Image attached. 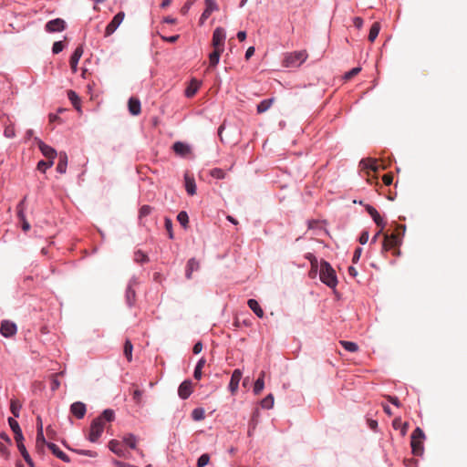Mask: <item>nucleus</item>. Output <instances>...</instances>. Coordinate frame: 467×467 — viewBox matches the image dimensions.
<instances>
[{
  "instance_id": "nucleus-3",
  "label": "nucleus",
  "mask_w": 467,
  "mask_h": 467,
  "mask_svg": "<svg viewBox=\"0 0 467 467\" xmlns=\"http://www.w3.org/2000/svg\"><path fill=\"white\" fill-rule=\"evenodd\" d=\"M424 431L420 427H416L410 437V446L414 455L420 456L424 451L423 448Z\"/></svg>"
},
{
  "instance_id": "nucleus-35",
  "label": "nucleus",
  "mask_w": 467,
  "mask_h": 467,
  "mask_svg": "<svg viewBox=\"0 0 467 467\" xmlns=\"http://www.w3.org/2000/svg\"><path fill=\"white\" fill-rule=\"evenodd\" d=\"M123 441L131 449H136L137 438L133 434L124 436Z\"/></svg>"
},
{
  "instance_id": "nucleus-62",
  "label": "nucleus",
  "mask_w": 467,
  "mask_h": 467,
  "mask_svg": "<svg viewBox=\"0 0 467 467\" xmlns=\"http://www.w3.org/2000/svg\"><path fill=\"white\" fill-rule=\"evenodd\" d=\"M353 25L357 28L360 29L363 26V19L360 17H355L353 18Z\"/></svg>"
},
{
  "instance_id": "nucleus-41",
  "label": "nucleus",
  "mask_w": 467,
  "mask_h": 467,
  "mask_svg": "<svg viewBox=\"0 0 467 467\" xmlns=\"http://www.w3.org/2000/svg\"><path fill=\"white\" fill-rule=\"evenodd\" d=\"M177 220L183 227H186L189 223V216L186 212L182 211L178 213Z\"/></svg>"
},
{
  "instance_id": "nucleus-19",
  "label": "nucleus",
  "mask_w": 467,
  "mask_h": 467,
  "mask_svg": "<svg viewBox=\"0 0 467 467\" xmlns=\"http://www.w3.org/2000/svg\"><path fill=\"white\" fill-rule=\"evenodd\" d=\"M366 209L368 212V213L371 215V217L373 218L374 222L376 223V225L379 227L384 228V226H385L384 219L380 216V214L377 211V209L370 205H367Z\"/></svg>"
},
{
  "instance_id": "nucleus-47",
  "label": "nucleus",
  "mask_w": 467,
  "mask_h": 467,
  "mask_svg": "<svg viewBox=\"0 0 467 467\" xmlns=\"http://www.w3.org/2000/svg\"><path fill=\"white\" fill-rule=\"evenodd\" d=\"M164 226L168 233L169 238H173V233H172V222L170 218H165L164 220Z\"/></svg>"
},
{
  "instance_id": "nucleus-4",
  "label": "nucleus",
  "mask_w": 467,
  "mask_h": 467,
  "mask_svg": "<svg viewBox=\"0 0 467 467\" xmlns=\"http://www.w3.org/2000/svg\"><path fill=\"white\" fill-rule=\"evenodd\" d=\"M307 54L306 51H296L286 54L283 65L287 67H299L306 61Z\"/></svg>"
},
{
  "instance_id": "nucleus-23",
  "label": "nucleus",
  "mask_w": 467,
  "mask_h": 467,
  "mask_svg": "<svg viewBox=\"0 0 467 467\" xmlns=\"http://www.w3.org/2000/svg\"><path fill=\"white\" fill-rule=\"evenodd\" d=\"M129 110L132 115L140 113V102L138 99L130 98L128 103Z\"/></svg>"
},
{
  "instance_id": "nucleus-15",
  "label": "nucleus",
  "mask_w": 467,
  "mask_h": 467,
  "mask_svg": "<svg viewBox=\"0 0 467 467\" xmlns=\"http://www.w3.org/2000/svg\"><path fill=\"white\" fill-rule=\"evenodd\" d=\"M192 382L190 380L183 381L178 389V394L180 398L183 400L187 399L192 394Z\"/></svg>"
},
{
  "instance_id": "nucleus-54",
  "label": "nucleus",
  "mask_w": 467,
  "mask_h": 467,
  "mask_svg": "<svg viewBox=\"0 0 467 467\" xmlns=\"http://www.w3.org/2000/svg\"><path fill=\"white\" fill-rule=\"evenodd\" d=\"M14 434H15V440H16V444H17V448L19 449L21 444H24L23 443L24 436H23L22 431H20L18 432H16Z\"/></svg>"
},
{
  "instance_id": "nucleus-1",
  "label": "nucleus",
  "mask_w": 467,
  "mask_h": 467,
  "mask_svg": "<svg viewBox=\"0 0 467 467\" xmlns=\"http://www.w3.org/2000/svg\"><path fill=\"white\" fill-rule=\"evenodd\" d=\"M225 38V30L223 27H216L213 31L212 39L213 51L209 56L211 67H215L218 64L220 56L224 50Z\"/></svg>"
},
{
  "instance_id": "nucleus-50",
  "label": "nucleus",
  "mask_w": 467,
  "mask_h": 467,
  "mask_svg": "<svg viewBox=\"0 0 467 467\" xmlns=\"http://www.w3.org/2000/svg\"><path fill=\"white\" fill-rule=\"evenodd\" d=\"M134 256H135V261H137L139 263H144L149 260L147 254H145L141 251L136 252Z\"/></svg>"
},
{
  "instance_id": "nucleus-5",
  "label": "nucleus",
  "mask_w": 467,
  "mask_h": 467,
  "mask_svg": "<svg viewBox=\"0 0 467 467\" xmlns=\"http://www.w3.org/2000/svg\"><path fill=\"white\" fill-rule=\"evenodd\" d=\"M400 244V236L399 233H393L391 234H384L383 238V251H390L393 250V254H399V250H397L398 246Z\"/></svg>"
},
{
  "instance_id": "nucleus-27",
  "label": "nucleus",
  "mask_w": 467,
  "mask_h": 467,
  "mask_svg": "<svg viewBox=\"0 0 467 467\" xmlns=\"http://www.w3.org/2000/svg\"><path fill=\"white\" fill-rule=\"evenodd\" d=\"M380 24L379 22H374L369 29V34H368V40L373 43V41L376 40L377 36H379V30H380Z\"/></svg>"
},
{
  "instance_id": "nucleus-60",
  "label": "nucleus",
  "mask_w": 467,
  "mask_h": 467,
  "mask_svg": "<svg viewBox=\"0 0 467 467\" xmlns=\"http://www.w3.org/2000/svg\"><path fill=\"white\" fill-rule=\"evenodd\" d=\"M180 36L179 35H175V36H161V38L166 41V42H170V43H175L178 39H179Z\"/></svg>"
},
{
  "instance_id": "nucleus-11",
  "label": "nucleus",
  "mask_w": 467,
  "mask_h": 467,
  "mask_svg": "<svg viewBox=\"0 0 467 467\" xmlns=\"http://www.w3.org/2000/svg\"><path fill=\"white\" fill-rule=\"evenodd\" d=\"M84 52L83 47L78 46L70 57L69 64L73 73L77 72L78 64Z\"/></svg>"
},
{
  "instance_id": "nucleus-25",
  "label": "nucleus",
  "mask_w": 467,
  "mask_h": 467,
  "mask_svg": "<svg viewBox=\"0 0 467 467\" xmlns=\"http://www.w3.org/2000/svg\"><path fill=\"white\" fill-rule=\"evenodd\" d=\"M67 156L65 152L59 153V161L57 165V171L59 173H65L67 171Z\"/></svg>"
},
{
  "instance_id": "nucleus-34",
  "label": "nucleus",
  "mask_w": 467,
  "mask_h": 467,
  "mask_svg": "<svg viewBox=\"0 0 467 467\" xmlns=\"http://www.w3.org/2000/svg\"><path fill=\"white\" fill-rule=\"evenodd\" d=\"M264 375H265V372L262 371L261 376L255 381L254 390L256 395L260 394L262 392V390L264 389Z\"/></svg>"
},
{
  "instance_id": "nucleus-7",
  "label": "nucleus",
  "mask_w": 467,
  "mask_h": 467,
  "mask_svg": "<svg viewBox=\"0 0 467 467\" xmlns=\"http://www.w3.org/2000/svg\"><path fill=\"white\" fill-rule=\"evenodd\" d=\"M124 17L125 13L122 11L119 12L110 21V23L106 26L105 36H109L110 35H112L118 28V26L122 23Z\"/></svg>"
},
{
  "instance_id": "nucleus-16",
  "label": "nucleus",
  "mask_w": 467,
  "mask_h": 467,
  "mask_svg": "<svg viewBox=\"0 0 467 467\" xmlns=\"http://www.w3.org/2000/svg\"><path fill=\"white\" fill-rule=\"evenodd\" d=\"M172 149L174 152L182 157H185L191 153V148L188 144L177 141L173 144Z\"/></svg>"
},
{
  "instance_id": "nucleus-20",
  "label": "nucleus",
  "mask_w": 467,
  "mask_h": 467,
  "mask_svg": "<svg viewBox=\"0 0 467 467\" xmlns=\"http://www.w3.org/2000/svg\"><path fill=\"white\" fill-rule=\"evenodd\" d=\"M47 446L52 451V453L54 455H56L58 459L62 460L65 462H69L70 460H69L68 456L65 452H63L58 448L57 445H56L55 443H52V442H48V443H47Z\"/></svg>"
},
{
  "instance_id": "nucleus-37",
  "label": "nucleus",
  "mask_w": 467,
  "mask_h": 467,
  "mask_svg": "<svg viewBox=\"0 0 467 467\" xmlns=\"http://www.w3.org/2000/svg\"><path fill=\"white\" fill-rule=\"evenodd\" d=\"M132 349L133 347L131 342L129 339H127L124 344V355L127 358L128 361H131L132 359Z\"/></svg>"
},
{
  "instance_id": "nucleus-53",
  "label": "nucleus",
  "mask_w": 467,
  "mask_h": 467,
  "mask_svg": "<svg viewBox=\"0 0 467 467\" xmlns=\"http://www.w3.org/2000/svg\"><path fill=\"white\" fill-rule=\"evenodd\" d=\"M77 453L80 455L89 456V457H96L97 452L93 451H86V450H73Z\"/></svg>"
},
{
  "instance_id": "nucleus-14",
  "label": "nucleus",
  "mask_w": 467,
  "mask_h": 467,
  "mask_svg": "<svg viewBox=\"0 0 467 467\" xmlns=\"http://www.w3.org/2000/svg\"><path fill=\"white\" fill-rule=\"evenodd\" d=\"M86 405L83 402L77 401L70 406V412L78 419H82L86 414Z\"/></svg>"
},
{
  "instance_id": "nucleus-51",
  "label": "nucleus",
  "mask_w": 467,
  "mask_h": 467,
  "mask_svg": "<svg viewBox=\"0 0 467 467\" xmlns=\"http://www.w3.org/2000/svg\"><path fill=\"white\" fill-rule=\"evenodd\" d=\"M65 46L62 41H57L53 44L52 51L54 54H58L64 49Z\"/></svg>"
},
{
  "instance_id": "nucleus-30",
  "label": "nucleus",
  "mask_w": 467,
  "mask_h": 467,
  "mask_svg": "<svg viewBox=\"0 0 467 467\" xmlns=\"http://www.w3.org/2000/svg\"><path fill=\"white\" fill-rule=\"evenodd\" d=\"M340 344L347 351L357 352L359 349L358 345L352 341L342 340L340 341Z\"/></svg>"
},
{
  "instance_id": "nucleus-2",
  "label": "nucleus",
  "mask_w": 467,
  "mask_h": 467,
  "mask_svg": "<svg viewBox=\"0 0 467 467\" xmlns=\"http://www.w3.org/2000/svg\"><path fill=\"white\" fill-rule=\"evenodd\" d=\"M319 279L328 287L335 288L337 285V273L327 261L320 263Z\"/></svg>"
},
{
  "instance_id": "nucleus-63",
  "label": "nucleus",
  "mask_w": 467,
  "mask_h": 467,
  "mask_svg": "<svg viewBox=\"0 0 467 467\" xmlns=\"http://www.w3.org/2000/svg\"><path fill=\"white\" fill-rule=\"evenodd\" d=\"M368 240V232H363L360 236H359V242L361 244H367Z\"/></svg>"
},
{
  "instance_id": "nucleus-26",
  "label": "nucleus",
  "mask_w": 467,
  "mask_h": 467,
  "mask_svg": "<svg viewBox=\"0 0 467 467\" xmlns=\"http://www.w3.org/2000/svg\"><path fill=\"white\" fill-rule=\"evenodd\" d=\"M392 426L395 430L400 429L401 435H405L407 433L408 422H402L400 417L393 420Z\"/></svg>"
},
{
  "instance_id": "nucleus-55",
  "label": "nucleus",
  "mask_w": 467,
  "mask_h": 467,
  "mask_svg": "<svg viewBox=\"0 0 467 467\" xmlns=\"http://www.w3.org/2000/svg\"><path fill=\"white\" fill-rule=\"evenodd\" d=\"M383 183L386 185H389L393 182V175L392 173H385L383 174Z\"/></svg>"
},
{
  "instance_id": "nucleus-40",
  "label": "nucleus",
  "mask_w": 467,
  "mask_h": 467,
  "mask_svg": "<svg viewBox=\"0 0 467 467\" xmlns=\"http://www.w3.org/2000/svg\"><path fill=\"white\" fill-rule=\"evenodd\" d=\"M53 164H54V161H52V160H48L47 161H40L37 163V170L42 172H45L47 171V169L52 167Z\"/></svg>"
},
{
  "instance_id": "nucleus-57",
  "label": "nucleus",
  "mask_w": 467,
  "mask_h": 467,
  "mask_svg": "<svg viewBox=\"0 0 467 467\" xmlns=\"http://www.w3.org/2000/svg\"><path fill=\"white\" fill-rule=\"evenodd\" d=\"M361 253H362V249L361 248H357L355 250L354 254H353V258H352V262L353 263H358L359 261Z\"/></svg>"
},
{
  "instance_id": "nucleus-59",
  "label": "nucleus",
  "mask_w": 467,
  "mask_h": 467,
  "mask_svg": "<svg viewBox=\"0 0 467 467\" xmlns=\"http://www.w3.org/2000/svg\"><path fill=\"white\" fill-rule=\"evenodd\" d=\"M387 399L389 400V401L390 403H392L393 405L397 406V407H400V401L399 400L398 397H395V396H387Z\"/></svg>"
},
{
  "instance_id": "nucleus-8",
  "label": "nucleus",
  "mask_w": 467,
  "mask_h": 467,
  "mask_svg": "<svg viewBox=\"0 0 467 467\" xmlns=\"http://www.w3.org/2000/svg\"><path fill=\"white\" fill-rule=\"evenodd\" d=\"M45 28L49 33L61 32L66 28V22L61 18H56L48 21Z\"/></svg>"
},
{
  "instance_id": "nucleus-28",
  "label": "nucleus",
  "mask_w": 467,
  "mask_h": 467,
  "mask_svg": "<svg viewBox=\"0 0 467 467\" xmlns=\"http://www.w3.org/2000/svg\"><path fill=\"white\" fill-rule=\"evenodd\" d=\"M143 393H144V391L138 388H136L132 392V400L135 402V404L139 407L143 406V400H142Z\"/></svg>"
},
{
  "instance_id": "nucleus-10",
  "label": "nucleus",
  "mask_w": 467,
  "mask_h": 467,
  "mask_svg": "<svg viewBox=\"0 0 467 467\" xmlns=\"http://www.w3.org/2000/svg\"><path fill=\"white\" fill-rule=\"evenodd\" d=\"M0 332L5 337H9L16 333V325L11 321L4 320L1 323Z\"/></svg>"
},
{
  "instance_id": "nucleus-58",
  "label": "nucleus",
  "mask_w": 467,
  "mask_h": 467,
  "mask_svg": "<svg viewBox=\"0 0 467 467\" xmlns=\"http://www.w3.org/2000/svg\"><path fill=\"white\" fill-rule=\"evenodd\" d=\"M5 135L7 138H13L15 136V130L11 126H7L5 129Z\"/></svg>"
},
{
  "instance_id": "nucleus-13",
  "label": "nucleus",
  "mask_w": 467,
  "mask_h": 467,
  "mask_svg": "<svg viewBox=\"0 0 467 467\" xmlns=\"http://www.w3.org/2000/svg\"><path fill=\"white\" fill-rule=\"evenodd\" d=\"M201 268V264L195 258H191L186 265L185 276L187 279H192V273L198 271Z\"/></svg>"
},
{
  "instance_id": "nucleus-21",
  "label": "nucleus",
  "mask_w": 467,
  "mask_h": 467,
  "mask_svg": "<svg viewBox=\"0 0 467 467\" xmlns=\"http://www.w3.org/2000/svg\"><path fill=\"white\" fill-rule=\"evenodd\" d=\"M184 180L186 192L190 195H194L196 193V184L193 177L186 173L184 176Z\"/></svg>"
},
{
  "instance_id": "nucleus-22",
  "label": "nucleus",
  "mask_w": 467,
  "mask_h": 467,
  "mask_svg": "<svg viewBox=\"0 0 467 467\" xmlns=\"http://www.w3.org/2000/svg\"><path fill=\"white\" fill-rule=\"evenodd\" d=\"M359 165L361 166V168L363 170H368V171H374V172H377V171L379 169V165L377 164V161L373 160V159L362 160L359 162Z\"/></svg>"
},
{
  "instance_id": "nucleus-52",
  "label": "nucleus",
  "mask_w": 467,
  "mask_h": 467,
  "mask_svg": "<svg viewBox=\"0 0 467 467\" xmlns=\"http://www.w3.org/2000/svg\"><path fill=\"white\" fill-rule=\"evenodd\" d=\"M193 5V0L187 1L184 5L181 8L182 15L185 16L189 12L190 8Z\"/></svg>"
},
{
  "instance_id": "nucleus-46",
  "label": "nucleus",
  "mask_w": 467,
  "mask_h": 467,
  "mask_svg": "<svg viewBox=\"0 0 467 467\" xmlns=\"http://www.w3.org/2000/svg\"><path fill=\"white\" fill-rule=\"evenodd\" d=\"M210 456L207 453L201 455L197 461L198 467H204L209 463Z\"/></svg>"
},
{
  "instance_id": "nucleus-61",
  "label": "nucleus",
  "mask_w": 467,
  "mask_h": 467,
  "mask_svg": "<svg viewBox=\"0 0 467 467\" xmlns=\"http://www.w3.org/2000/svg\"><path fill=\"white\" fill-rule=\"evenodd\" d=\"M0 453L6 458L9 456V451L7 447L2 442H0Z\"/></svg>"
},
{
  "instance_id": "nucleus-42",
  "label": "nucleus",
  "mask_w": 467,
  "mask_h": 467,
  "mask_svg": "<svg viewBox=\"0 0 467 467\" xmlns=\"http://www.w3.org/2000/svg\"><path fill=\"white\" fill-rule=\"evenodd\" d=\"M151 211H152V207H150V205H142L139 212L140 220L150 215Z\"/></svg>"
},
{
  "instance_id": "nucleus-17",
  "label": "nucleus",
  "mask_w": 467,
  "mask_h": 467,
  "mask_svg": "<svg viewBox=\"0 0 467 467\" xmlns=\"http://www.w3.org/2000/svg\"><path fill=\"white\" fill-rule=\"evenodd\" d=\"M201 87V82L195 78H192L188 84L184 94L187 98H192Z\"/></svg>"
},
{
  "instance_id": "nucleus-64",
  "label": "nucleus",
  "mask_w": 467,
  "mask_h": 467,
  "mask_svg": "<svg viewBox=\"0 0 467 467\" xmlns=\"http://www.w3.org/2000/svg\"><path fill=\"white\" fill-rule=\"evenodd\" d=\"M202 350V342H197L192 348V351L194 354H199Z\"/></svg>"
},
{
  "instance_id": "nucleus-43",
  "label": "nucleus",
  "mask_w": 467,
  "mask_h": 467,
  "mask_svg": "<svg viewBox=\"0 0 467 467\" xmlns=\"http://www.w3.org/2000/svg\"><path fill=\"white\" fill-rule=\"evenodd\" d=\"M47 442H46L44 433H43V428L38 427L37 428V433H36V445H47Z\"/></svg>"
},
{
  "instance_id": "nucleus-29",
  "label": "nucleus",
  "mask_w": 467,
  "mask_h": 467,
  "mask_svg": "<svg viewBox=\"0 0 467 467\" xmlns=\"http://www.w3.org/2000/svg\"><path fill=\"white\" fill-rule=\"evenodd\" d=\"M273 101H274L273 99H264L259 104H257V113H264L268 109H270Z\"/></svg>"
},
{
  "instance_id": "nucleus-33",
  "label": "nucleus",
  "mask_w": 467,
  "mask_h": 467,
  "mask_svg": "<svg viewBox=\"0 0 467 467\" xmlns=\"http://www.w3.org/2000/svg\"><path fill=\"white\" fill-rule=\"evenodd\" d=\"M205 417V411L202 408H196L192 412V418L193 420L200 421Z\"/></svg>"
},
{
  "instance_id": "nucleus-9",
  "label": "nucleus",
  "mask_w": 467,
  "mask_h": 467,
  "mask_svg": "<svg viewBox=\"0 0 467 467\" xmlns=\"http://www.w3.org/2000/svg\"><path fill=\"white\" fill-rule=\"evenodd\" d=\"M217 9V5L214 0H205V9L202 12L199 24L202 26L206 19L212 15V13Z\"/></svg>"
},
{
  "instance_id": "nucleus-48",
  "label": "nucleus",
  "mask_w": 467,
  "mask_h": 467,
  "mask_svg": "<svg viewBox=\"0 0 467 467\" xmlns=\"http://www.w3.org/2000/svg\"><path fill=\"white\" fill-rule=\"evenodd\" d=\"M360 67H352V69L344 75L346 80H350L352 78L359 73Z\"/></svg>"
},
{
  "instance_id": "nucleus-24",
  "label": "nucleus",
  "mask_w": 467,
  "mask_h": 467,
  "mask_svg": "<svg viewBox=\"0 0 467 467\" xmlns=\"http://www.w3.org/2000/svg\"><path fill=\"white\" fill-rule=\"evenodd\" d=\"M247 306L254 310L257 317H263L264 311L263 308L259 306L256 299L251 298L247 300Z\"/></svg>"
},
{
  "instance_id": "nucleus-38",
  "label": "nucleus",
  "mask_w": 467,
  "mask_h": 467,
  "mask_svg": "<svg viewBox=\"0 0 467 467\" xmlns=\"http://www.w3.org/2000/svg\"><path fill=\"white\" fill-rule=\"evenodd\" d=\"M98 418H102L104 424L105 421H112L114 420V411L112 410H105Z\"/></svg>"
},
{
  "instance_id": "nucleus-39",
  "label": "nucleus",
  "mask_w": 467,
  "mask_h": 467,
  "mask_svg": "<svg viewBox=\"0 0 467 467\" xmlns=\"http://www.w3.org/2000/svg\"><path fill=\"white\" fill-rule=\"evenodd\" d=\"M261 405L263 408L271 409L274 406V396L269 394L262 400Z\"/></svg>"
},
{
  "instance_id": "nucleus-44",
  "label": "nucleus",
  "mask_w": 467,
  "mask_h": 467,
  "mask_svg": "<svg viewBox=\"0 0 467 467\" xmlns=\"http://www.w3.org/2000/svg\"><path fill=\"white\" fill-rule=\"evenodd\" d=\"M306 258L310 261L311 268L317 271L318 268V261L317 257H315L313 254L308 253L306 254Z\"/></svg>"
},
{
  "instance_id": "nucleus-31",
  "label": "nucleus",
  "mask_w": 467,
  "mask_h": 467,
  "mask_svg": "<svg viewBox=\"0 0 467 467\" xmlns=\"http://www.w3.org/2000/svg\"><path fill=\"white\" fill-rule=\"evenodd\" d=\"M21 408H22V405L17 400H11L10 410L15 417H16V418L19 417V411H20Z\"/></svg>"
},
{
  "instance_id": "nucleus-18",
  "label": "nucleus",
  "mask_w": 467,
  "mask_h": 467,
  "mask_svg": "<svg viewBox=\"0 0 467 467\" xmlns=\"http://www.w3.org/2000/svg\"><path fill=\"white\" fill-rule=\"evenodd\" d=\"M109 449L119 457H125V450L123 449L120 441L117 440H111L108 444Z\"/></svg>"
},
{
  "instance_id": "nucleus-56",
  "label": "nucleus",
  "mask_w": 467,
  "mask_h": 467,
  "mask_svg": "<svg viewBox=\"0 0 467 467\" xmlns=\"http://www.w3.org/2000/svg\"><path fill=\"white\" fill-rule=\"evenodd\" d=\"M57 374L52 376L51 389L53 391L57 390L59 388V386H60V382L57 379Z\"/></svg>"
},
{
  "instance_id": "nucleus-49",
  "label": "nucleus",
  "mask_w": 467,
  "mask_h": 467,
  "mask_svg": "<svg viewBox=\"0 0 467 467\" xmlns=\"http://www.w3.org/2000/svg\"><path fill=\"white\" fill-rule=\"evenodd\" d=\"M8 423H9V426H10V428L13 431L14 433L18 432V431H21L18 422L14 418H9L8 419Z\"/></svg>"
},
{
  "instance_id": "nucleus-12",
  "label": "nucleus",
  "mask_w": 467,
  "mask_h": 467,
  "mask_svg": "<svg viewBox=\"0 0 467 467\" xmlns=\"http://www.w3.org/2000/svg\"><path fill=\"white\" fill-rule=\"evenodd\" d=\"M37 146H38L40 151L42 152V154L46 158H47L48 160L54 161V159L57 156V151H56L55 149H53L52 147L47 145L42 140H38Z\"/></svg>"
},
{
  "instance_id": "nucleus-6",
  "label": "nucleus",
  "mask_w": 467,
  "mask_h": 467,
  "mask_svg": "<svg viewBox=\"0 0 467 467\" xmlns=\"http://www.w3.org/2000/svg\"><path fill=\"white\" fill-rule=\"evenodd\" d=\"M104 423L102 418H96L90 425L88 439L91 442H97L104 431Z\"/></svg>"
},
{
  "instance_id": "nucleus-45",
  "label": "nucleus",
  "mask_w": 467,
  "mask_h": 467,
  "mask_svg": "<svg viewBox=\"0 0 467 467\" xmlns=\"http://www.w3.org/2000/svg\"><path fill=\"white\" fill-rule=\"evenodd\" d=\"M26 198H24L17 205V216L20 221L26 219V215L24 213V206H25Z\"/></svg>"
},
{
  "instance_id": "nucleus-32",
  "label": "nucleus",
  "mask_w": 467,
  "mask_h": 467,
  "mask_svg": "<svg viewBox=\"0 0 467 467\" xmlns=\"http://www.w3.org/2000/svg\"><path fill=\"white\" fill-rule=\"evenodd\" d=\"M18 451H20V453L22 454L24 460L26 462V463L30 466V467H35V464L29 455V453L27 452L26 449V446L24 444H21L20 448L18 449Z\"/></svg>"
},
{
  "instance_id": "nucleus-36",
  "label": "nucleus",
  "mask_w": 467,
  "mask_h": 467,
  "mask_svg": "<svg viewBox=\"0 0 467 467\" xmlns=\"http://www.w3.org/2000/svg\"><path fill=\"white\" fill-rule=\"evenodd\" d=\"M210 175L213 178L221 180V179H224L226 177L227 173L222 169L214 168L210 171Z\"/></svg>"
}]
</instances>
